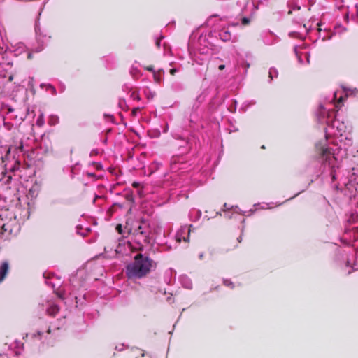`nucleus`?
Here are the masks:
<instances>
[{"label": "nucleus", "mask_w": 358, "mask_h": 358, "mask_svg": "<svg viewBox=\"0 0 358 358\" xmlns=\"http://www.w3.org/2000/svg\"><path fill=\"white\" fill-rule=\"evenodd\" d=\"M248 7H252L253 10L257 9V6H255V3L253 1H248L246 4V8Z\"/></svg>", "instance_id": "nucleus-30"}, {"label": "nucleus", "mask_w": 358, "mask_h": 358, "mask_svg": "<svg viewBox=\"0 0 358 358\" xmlns=\"http://www.w3.org/2000/svg\"><path fill=\"white\" fill-rule=\"evenodd\" d=\"M9 269V265L7 262H3L0 265V282H2L6 276Z\"/></svg>", "instance_id": "nucleus-13"}, {"label": "nucleus", "mask_w": 358, "mask_h": 358, "mask_svg": "<svg viewBox=\"0 0 358 358\" xmlns=\"http://www.w3.org/2000/svg\"><path fill=\"white\" fill-rule=\"evenodd\" d=\"M198 100H199V101H202L203 99V98L202 97V95H200L198 98H197Z\"/></svg>", "instance_id": "nucleus-46"}, {"label": "nucleus", "mask_w": 358, "mask_h": 358, "mask_svg": "<svg viewBox=\"0 0 358 358\" xmlns=\"http://www.w3.org/2000/svg\"><path fill=\"white\" fill-rule=\"evenodd\" d=\"M32 336H33V337H35V336H36V334H32Z\"/></svg>", "instance_id": "nucleus-62"}, {"label": "nucleus", "mask_w": 358, "mask_h": 358, "mask_svg": "<svg viewBox=\"0 0 358 358\" xmlns=\"http://www.w3.org/2000/svg\"><path fill=\"white\" fill-rule=\"evenodd\" d=\"M10 231V232L11 231V230L8 228V225L7 224H3V226L0 228V235L3 234L4 231Z\"/></svg>", "instance_id": "nucleus-27"}, {"label": "nucleus", "mask_w": 358, "mask_h": 358, "mask_svg": "<svg viewBox=\"0 0 358 358\" xmlns=\"http://www.w3.org/2000/svg\"><path fill=\"white\" fill-rule=\"evenodd\" d=\"M206 24L208 26L212 27V29L208 34H202L195 41L196 35L193 32L188 44L192 59L199 64H202L207 59L218 38L224 42L231 41L232 34L229 30V27H235L238 24V22L230 24L225 18H218L217 15L209 17Z\"/></svg>", "instance_id": "nucleus-2"}, {"label": "nucleus", "mask_w": 358, "mask_h": 358, "mask_svg": "<svg viewBox=\"0 0 358 358\" xmlns=\"http://www.w3.org/2000/svg\"><path fill=\"white\" fill-rule=\"evenodd\" d=\"M351 272H352V271H351V270H349V271H348V274H350V273H351Z\"/></svg>", "instance_id": "nucleus-59"}, {"label": "nucleus", "mask_w": 358, "mask_h": 358, "mask_svg": "<svg viewBox=\"0 0 358 358\" xmlns=\"http://www.w3.org/2000/svg\"><path fill=\"white\" fill-rule=\"evenodd\" d=\"M262 38L264 44L266 45H272L280 41V38L271 31L264 33L262 35Z\"/></svg>", "instance_id": "nucleus-10"}, {"label": "nucleus", "mask_w": 358, "mask_h": 358, "mask_svg": "<svg viewBox=\"0 0 358 358\" xmlns=\"http://www.w3.org/2000/svg\"><path fill=\"white\" fill-rule=\"evenodd\" d=\"M116 230H117V231H118V233H119V234H124V232L123 231L122 229V225H121V224H118V225H117V227H116Z\"/></svg>", "instance_id": "nucleus-34"}, {"label": "nucleus", "mask_w": 358, "mask_h": 358, "mask_svg": "<svg viewBox=\"0 0 358 358\" xmlns=\"http://www.w3.org/2000/svg\"><path fill=\"white\" fill-rule=\"evenodd\" d=\"M130 73L134 78H137L140 76L139 71L138 70L137 67H135L134 66H132L130 70Z\"/></svg>", "instance_id": "nucleus-24"}, {"label": "nucleus", "mask_w": 358, "mask_h": 358, "mask_svg": "<svg viewBox=\"0 0 358 358\" xmlns=\"http://www.w3.org/2000/svg\"><path fill=\"white\" fill-rule=\"evenodd\" d=\"M190 164L182 155L173 156L170 161V169L172 173L181 171L182 173L189 171Z\"/></svg>", "instance_id": "nucleus-6"}, {"label": "nucleus", "mask_w": 358, "mask_h": 358, "mask_svg": "<svg viewBox=\"0 0 358 358\" xmlns=\"http://www.w3.org/2000/svg\"><path fill=\"white\" fill-rule=\"evenodd\" d=\"M76 231L78 234L85 237L91 231V229L89 227L83 228L82 226H77Z\"/></svg>", "instance_id": "nucleus-17"}, {"label": "nucleus", "mask_w": 358, "mask_h": 358, "mask_svg": "<svg viewBox=\"0 0 358 358\" xmlns=\"http://www.w3.org/2000/svg\"><path fill=\"white\" fill-rule=\"evenodd\" d=\"M44 123H45L44 114H43V113H41L40 115L38 117V118L36 120V124L38 127H41L43 126Z\"/></svg>", "instance_id": "nucleus-22"}, {"label": "nucleus", "mask_w": 358, "mask_h": 358, "mask_svg": "<svg viewBox=\"0 0 358 358\" xmlns=\"http://www.w3.org/2000/svg\"><path fill=\"white\" fill-rule=\"evenodd\" d=\"M146 69H147L148 71H149L154 72V69H153V67H152V66H148V67L146 68Z\"/></svg>", "instance_id": "nucleus-43"}, {"label": "nucleus", "mask_w": 358, "mask_h": 358, "mask_svg": "<svg viewBox=\"0 0 358 358\" xmlns=\"http://www.w3.org/2000/svg\"><path fill=\"white\" fill-rule=\"evenodd\" d=\"M349 225L355 224L358 222V214L357 213H352L347 220ZM358 240V225L348 226L345 229V231L341 238V241L346 245H350L352 242Z\"/></svg>", "instance_id": "nucleus-5"}, {"label": "nucleus", "mask_w": 358, "mask_h": 358, "mask_svg": "<svg viewBox=\"0 0 358 358\" xmlns=\"http://www.w3.org/2000/svg\"><path fill=\"white\" fill-rule=\"evenodd\" d=\"M287 6L289 7V10L288 11L289 14H291L292 10H300L301 7L298 5L296 0H289L287 2Z\"/></svg>", "instance_id": "nucleus-15"}, {"label": "nucleus", "mask_w": 358, "mask_h": 358, "mask_svg": "<svg viewBox=\"0 0 358 358\" xmlns=\"http://www.w3.org/2000/svg\"><path fill=\"white\" fill-rule=\"evenodd\" d=\"M346 30L345 28L343 27L341 24H337L334 27V31L329 30H324V34L320 33L321 29H320V36L319 37L322 38V41H325L326 39H330L334 34H341L342 32Z\"/></svg>", "instance_id": "nucleus-9"}, {"label": "nucleus", "mask_w": 358, "mask_h": 358, "mask_svg": "<svg viewBox=\"0 0 358 358\" xmlns=\"http://www.w3.org/2000/svg\"><path fill=\"white\" fill-rule=\"evenodd\" d=\"M26 49V47L24 46V45L23 43H19L18 44V48L15 50V51L17 52V54H20L22 52H23Z\"/></svg>", "instance_id": "nucleus-26"}, {"label": "nucleus", "mask_w": 358, "mask_h": 358, "mask_svg": "<svg viewBox=\"0 0 358 358\" xmlns=\"http://www.w3.org/2000/svg\"><path fill=\"white\" fill-rule=\"evenodd\" d=\"M249 22H250V19H249V18H248V17H243V18L242 19V24H243V25H247V24H249Z\"/></svg>", "instance_id": "nucleus-35"}, {"label": "nucleus", "mask_w": 358, "mask_h": 358, "mask_svg": "<svg viewBox=\"0 0 358 358\" xmlns=\"http://www.w3.org/2000/svg\"><path fill=\"white\" fill-rule=\"evenodd\" d=\"M224 68H225V65H224V64H220L218 66L219 70H223Z\"/></svg>", "instance_id": "nucleus-45"}, {"label": "nucleus", "mask_w": 358, "mask_h": 358, "mask_svg": "<svg viewBox=\"0 0 358 358\" xmlns=\"http://www.w3.org/2000/svg\"><path fill=\"white\" fill-rule=\"evenodd\" d=\"M194 213H196V219L198 220L201 217V212L200 210H193L190 212V214L192 215Z\"/></svg>", "instance_id": "nucleus-29"}, {"label": "nucleus", "mask_w": 358, "mask_h": 358, "mask_svg": "<svg viewBox=\"0 0 358 358\" xmlns=\"http://www.w3.org/2000/svg\"><path fill=\"white\" fill-rule=\"evenodd\" d=\"M234 102V106H231L229 108V110L232 112V113H234L236 110V106H237V101L236 100H234L233 101Z\"/></svg>", "instance_id": "nucleus-28"}, {"label": "nucleus", "mask_w": 358, "mask_h": 358, "mask_svg": "<svg viewBox=\"0 0 358 358\" xmlns=\"http://www.w3.org/2000/svg\"><path fill=\"white\" fill-rule=\"evenodd\" d=\"M59 88L60 92H64L65 90V88H66L65 85L62 83H59Z\"/></svg>", "instance_id": "nucleus-36"}, {"label": "nucleus", "mask_w": 358, "mask_h": 358, "mask_svg": "<svg viewBox=\"0 0 358 358\" xmlns=\"http://www.w3.org/2000/svg\"><path fill=\"white\" fill-rule=\"evenodd\" d=\"M124 230L141 248L144 245H152L155 241V235L161 231V228L145 219L129 220L126 222Z\"/></svg>", "instance_id": "nucleus-3"}, {"label": "nucleus", "mask_w": 358, "mask_h": 358, "mask_svg": "<svg viewBox=\"0 0 358 358\" xmlns=\"http://www.w3.org/2000/svg\"><path fill=\"white\" fill-rule=\"evenodd\" d=\"M202 257H203V254L201 253V254H200V255H199V258H200V259H201Z\"/></svg>", "instance_id": "nucleus-58"}, {"label": "nucleus", "mask_w": 358, "mask_h": 358, "mask_svg": "<svg viewBox=\"0 0 358 358\" xmlns=\"http://www.w3.org/2000/svg\"><path fill=\"white\" fill-rule=\"evenodd\" d=\"M115 349H116V350H119V351L122 350V348H121V347H118V346H116Z\"/></svg>", "instance_id": "nucleus-50"}, {"label": "nucleus", "mask_w": 358, "mask_h": 358, "mask_svg": "<svg viewBox=\"0 0 358 358\" xmlns=\"http://www.w3.org/2000/svg\"><path fill=\"white\" fill-rule=\"evenodd\" d=\"M357 14H358V8H357Z\"/></svg>", "instance_id": "nucleus-63"}, {"label": "nucleus", "mask_w": 358, "mask_h": 358, "mask_svg": "<svg viewBox=\"0 0 358 358\" xmlns=\"http://www.w3.org/2000/svg\"><path fill=\"white\" fill-rule=\"evenodd\" d=\"M180 282L185 288H187L189 289H191L192 288V281L187 276H181L180 277Z\"/></svg>", "instance_id": "nucleus-16"}, {"label": "nucleus", "mask_w": 358, "mask_h": 358, "mask_svg": "<svg viewBox=\"0 0 358 358\" xmlns=\"http://www.w3.org/2000/svg\"><path fill=\"white\" fill-rule=\"evenodd\" d=\"M35 31L36 34V41L38 45V47L36 49V52H38L43 49L45 45L47 43L50 37L47 36L46 34H43L41 29L38 23H36L35 24Z\"/></svg>", "instance_id": "nucleus-7"}, {"label": "nucleus", "mask_w": 358, "mask_h": 358, "mask_svg": "<svg viewBox=\"0 0 358 358\" xmlns=\"http://www.w3.org/2000/svg\"><path fill=\"white\" fill-rule=\"evenodd\" d=\"M229 210H232L234 213H239V214H241L242 215H246V212L241 210L237 206H232L231 208H229L227 206V204L224 203L223 206V211H224L226 213V212H228Z\"/></svg>", "instance_id": "nucleus-14"}, {"label": "nucleus", "mask_w": 358, "mask_h": 358, "mask_svg": "<svg viewBox=\"0 0 358 358\" xmlns=\"http://www.w3.org/2000/svg\"><path fill=\"white\" fill-rule=\"evenodd\" d=\"M357 258H358V251L356 252V260L355 261V262L352 264L350 260L348 259L346 262V266L352 267V270H354V271L358 270Z\"/></svg>", "instance_id": "nucleus-19"}, {"label": "nucleus", "mask_w": 358, "mask_h": 358, "mask_svg": "<svg viewBox=\"0 0 358 358\" xmlns=\"http://www.w3.org/2000/svg\"><path fill=\"white\" fill-rule=\"evenodd\" d=\"M143 92L148 100H151L155 96V92L148 87L143 89Z\"/></svg>", "instance_id": "nucleus-18"}, {"label": "nucleus", "mask_w": 358, "mask_h": 358, "mask_svg": "<svg viewBox=\"0 0 358 358\" xmlns=\"http://www.w3.org/2000/svg\"><path fill=\"white\" fill-rule=\"evenodd\" d=\"M45 311L48 315L54 316L59 311V307L57 305L48 301L46 303Z\"/></svg>", "instance_id": "nucleus-12"}, {"label": "nucleus", "mask_w": 358, "mask_h": 358, "mask_svg": "<svg viewBox=\"0 0 358 358\" xmlns=\"http://www.w3.org/2000/svg\"><path fill=\"white\" fill-rule=\"evenodd\" d=\"M345 20L346 21H348V13H346V14L345 15Z\"/></svg>", "instance_id": "nucleus-51"}, {"label": "nucleus", "mask_w": 358, "mask_h": 358, "mask_svg": "<svg viewBox=\"0 0 358 358\" xmlns=\"http://www.w3.org/2000/svg\"><path fill=\"white\" fill-rule=\"evenodd\" d=\"M23 148H24V146H23L22 142H20V145L16 148V149L17 150V152H22Z\"/></svg>", "instance_id": "nucleus-37"}, {"label": "nucleus", "mask_w": 358, "mask_h": 358, "mask_svg": "<svg viewBox=\"0 0 358 358\" xmlns=\"http://www.w3.org/2000/svg\"><path fill=\"white\" fill-rule=\"evenodd\" d=\"M156 268V263L146 255L137 254L134 262L126 268V274L129 279H140L146 276Z\"/></svg>", "instance_id": "nucleus-4"}, {"label": "nucleus", "mask_w": 358, "mask_h": 358, "mask_svg": "<svg viewBox=\"0 0 358 358\" xmlns=\"http://www.w3.org/2000/svg\"><path fill=\"white\" fill-rule=\"evenodd\" d=\"M50 331H51V330H50V328L49 327V328H48V331H47V333L50 334Z\"/></svg>", "instance_id": "nucleus-57"}, {"label": "nucleus", "mask_w": 358, "mask_h": 358, "mask_svg": "<svg viewBox=\"0 0 358 358\" xmlns=\"http://www.w3.org/2000/svg\"><path fill=\"white\" fill-rule=\"evenodd\" d=\"M223 283L225 286L233 287V282L230 280H224Z\"/></svg>", "instance_id": "nucleus-32"}, {"label": "nucleus", "mask_w": 358, "mask_h": 358, "mask_svg": "<svg viewBox=\"0 0 358 358\" xmlns=\"http://www.w3.org/2000/svg\"><path fill=\"white\" fill-rule=\"evenodd\" d=\"M119 105H120V107H122V102H120V103H119Z\"/></svg>", "instance_id": "nucleus-61"}, {"label": "nucleus", "mask_w": 358, "mask_h": 358, "mask_svg": "<svg viewBox=\"0 0 358 358\" xmlns=\"http://www.w3.org/2000/svg\"><path fill=\"white\" fill-rule=\"evenodd\" d=\"M278 71L275 68H271L268 72V76L271 80H273L275 78H277L278 76Z\"/></svg>", "instance_id": "nucleus-23"}, {"label": "nucleus", "mask_w": 358, "mask_h": 358, "mask_svg": "<svg viewBox=\"0 0 358 358\" xmlns=\"http://www.w3.org/2000/svg\"><path fill=\"white\" fill-rule=\"evenodd\" d=\"M301 48L294 47L295 55L297 57L298 62L300 64H309L310 63V54L309 52H301L300 51Z\"/></svg>", "instance_id": "nucleus-11"}, {"label": "nucleus", "mask_w": 358, "mask_h": 358, "mask_svg": "<svg viewBox=\"0 0 358 358\" xmlns=\"http://www.w3.org/2000/svg\"><path fill=\"white\" fill-rule=\"evenodd\" d=\"M13 108H8V113H11V112H13Z\"/></svg>", "instance_id": "nucleus-53"}, {"label": "nucleus", "mask_w": 358, "mask_h": 358, "mask_svg": "<svg viewBox=\"0 0 358 358\" xmlns=\"http://www.w3.org/2000/svg\"><path fill=\"white\" fill-rule=\"evenodd\" d=\"M140 109H141V108H140L139 107L134 108L132 109V111H131V114H132V115H133V116H136V115H137V114H138V111L140 110Z\"/></svg>", "instance_id": "nucleus-33"}, {"label": "nucleus", "mask_w": 358, "mask_h": 358, "mask_svg": "<svg viewBox=\"0 0 358 358\" xmlns=\"http://www.w3.org/2000/svg\"><path fill=\"white\" fill-rule=\"evenodd\" d=\"M20 164L18 162H15V164L10 169L13 172L19 170Z\"/></svg>", "instance_id": "nucleus-31"}, {"label": "nucleus", "mask_w": 358, "mask_h": 358, "mask_svg": "<svg viewBox=\"0 0 358 358\" xmlns=\"http://www.w3.org/2000/svg\"><path fill=\"white\" fill-rule=\"evenodd\" d=\"M254 212H255V210H252V209L250 210V214H252Z\"/></svg>", "instance_id": "nucleus-55"}, {"label": "nucleus", "mask_w": 358, "mask_h": 358, "mask_svg": "<svg viewBox=\"0 0 358 358\" xmlns=\"http://www.w3.org/2000/svg\"><path fill=\"white\" fill-rule=\"evenodd\" d=\"M42 334H43V332H42V331H38L37 332V335H38V336H41Z\"/></svg>", "instance_id": "nucleus-52"}, {"label": "nucleus", "mask_w": 358, "mask_h": 358, "mask_svg": "<svg viewBox=\"0 0 358 358\" xmlns=\"http://www.w3.org/2000/svg\"><path fill=\"white\" fill-rule=\"evenodd\" d=\"M178 70L177 69H171L170 70V73H171V75H174V74H175V73H176V72H178Z\"/></svg>", "instance_id": "nucleus-40"}, {"label": "nucleus", "mask_w": 358, "mask_h": 358, "mask_svg": "<svg viewBox=\"0 0 358 358\" xmlns=\"http://www.w3.org/2000/svg\"><path fill=\"white\" fill-rule=\"evenodd\" d=\"M139 185H139V183H137V182H134V183L133 184V186H134V187H138Z\"/></svg>", "instance_id": "nucleus-49"}, {"label": "nucleus", "mask_w": 358, "mask_h": 358, "mask_svg": "<svg viewBox=\"0 0 358 358\" xmlns=\"http://www.w3.org/2000/svg\"><path fill=\"white\" fill-rule=\"evenodd\" d=\"M154 78L156 82H159V78L157 76V75L155 74V73L154 72Z\"/></svg>", "instance_id": "nucleus-44"}, {"label": "nucleus", "mask_w": 358, "mask_h": 358, "mask_svg": "<svg viewBox=\"0 0 358 358\" xmlns=\"http://www.w3.org/2000/svg\"><path fill=\"white\" fill-rule=\"evenodd\" d=\"M238 242H241V236H239V237L238 238Z\"/></svg>", "instance_id": "nucleus-56"}, {"label": "nucleus", "mask_w": 358, "mask_h": 358, "mask_svg": "<svg viewBox=\"0 0 358 358\" xmlns=\"http://www.w3.org/2000/svg\"><path fill=\"white\" fill-rule=\"evenodd\" d=\"M40 87L41 88H43V87H46V90L47 91H50L51 94L52 95H56L57 94V91H56V89L55 87L52 85L51 84H45V83H41L40 85Z\"/></svg>", "instance_id": "nucleus-20"}, {"label": "nucleus", "mask_w": 358, "mask_h": 358, "mask_svg": "<svg viewBox=\"0 0 358 358\" xmlns=\"http://www.w3.org/2000/svg\"><path fill=\"white\" fill-rule=\"evenodd\" d=\"M32 57V53L31 52H29L28 54V59H31Z\"/></svg>", "instance_id": "nucleus-48"}, {"label": "nucleus", "mask_w": 358, "mask_h": 358, "mask_svg": "<svg viewBox=\"0 0 358 358\" xmlns=\"http://www.w3.org/2000/svg\"><path fill=\"white\" fill-rule=\"evenodd\" d=\"M163 38H164L163 36H161L160 38L156 39L155 44L157 45V47H158V48L160 47L161 40Z\"/></svg>", "instance_id": "nucleus-38"}, {"label": "nucleus", "mask_w": 358, "mask_h": 358, "mask_svg": "<svg viewBox=\"0 0 358 358\" xmlns=\"http://www.w3.org/2000/svg\"><path fill=\"white\" fill-rule=\"evenodd\" d=\"M339 3H341V5H338V7L340 8L342 7V5L341 3H343V0H338Z\"/></svg>", "instance_id": "nucleus-47"}, {"label": "nucleus", "mask_w": 358, "mask_h": 358, "mask_svg": "<svg viewBox=\"0 0 358 358\" xmlns=\"http://www.w3.org/2000/svg\"><path fill=\"white\" fill-rule=\"evenodd\" d=\"M130 96L134 100H137V101H140L141 100V96H140V95H139L138 92L132 91L131 94H130Z\"/></svg>", "instance_id": "nucleus-25"}, {"label": "nucleus", "mask_w": 358, "mask_h": 358, "mask_svg": "<svg viewBox=\"0 0 358 358\" xmlns=\"http://www.w3.org/2000/svg\"><path fill=\"white\" fill-rule=\"evenodd\" d=\"M59 123V117L56 115H51L48 117V124L51 126L56 125Z\"/></svg>", "instance_id": "nucleus-21"}, {"label": "nucleus", "mask_w": 358, "mask_h": 358, "mask_svg": "<svg viewBox=\"0 0 358 358\" xmlns=\"http://www.w3.org/2000/svg\"><path fill=\"white\" fill-rule=\"evenodd\" d=\"M190 227H192V225H185L178 230L176 234V240L178 243H180L182 241L185 242L189 241V236L191 231Z\"/></svg>", "instance_id": "nucleus-8"}, {"label": "nucleus", "mask_w": 358, "mask_h": 358, "mask_svg": "<svg viewBox=\"0 0 358 358\" xmlns=\"http://www.w3.org/2000/svg\"><path fill=\"white\" fill-rule=\"evenodd\" d=\"M1 358H8V357L6 355H1Z\"/></svg>", "instance_id": "nucleus-54"}, {"label": "nucleus", "mask_w": 358, "mask_h": 358, "mask_svg": "<svg viewBox=\"0 0 358 358\" xmlns=\"http://www.w3.org/2000/svg\"><path fill=\"white\" fill-rule=\"evenodd\" d=\"M348 95L344 88L342 92L336 91L332 96L326 99L319 106L317 118L320 124H326L325 136L315 144V150L319 162L321 164V173L329 176L332 186L343 192L350 199H358V182L353 173L349 177L341 171L343 159L352 152L350 148L352 141L346 135L348 127L343 121L336 118L335 108L341 106Z\"/></svg>", "instance_id": "nucleus-1"}, {"label": "nucleus", "mask_w": 358, "mask_h": 358, "mask_svg": "<svg viewBox=\"0 0 358 358\" xmlns=\"http://www.w3.org/2000/svg\"><path fill=\"white\" fill-rule=\"evenodd\" d=\"M99 154V150L97 149H94L91 151L90 155H96Z\"/></svg>", "instance_id": "nucleus-39"}, {"label": "nucleus", "mask_w": 358, "mask_h": 358, "mask_svg": "<svg viewBox=\"0 0 358 358\" xmlns=\"http://www.w3.org/2000/svg\"><path fill=\"white\" fill-rule=\"evenodd\" d=\"M243 66L245 69H247L250 66V64H249L248 63H247V62H243Z\"/></svg>", "instance_id": "nucleus-42"}, {"label": "nucleus", "mask_w": 358, "mask_h": 358, "mask_svg": "<svg viewBox=\"0 0 358 358\" xmlns=\"http://www.w3.org/2000/svg\"><path fill=\"white\" fill-rule=\"evenodd\" d=\"M18 201H19V203H20H20H21V199H20V198H19V199H18Z\"/></svg>", "instance_id": "nucleus-60"}, {"label": "nucleus", "mask_w": 358, "mask_h": 358, "mask_svg": "<svg viewBox=\"0 0 358 358\" xmlns=\"http://www.w3.org/2000/svg\"><path fill=\"white\" fill-rule=\"evenodd\" d=\"M225 217H227V218L231 219V218H232V215H231V214L229 213V212H226V213H225Z\"/></svg>", "instance_id": "nucleus-41"}]
</instances>
